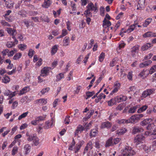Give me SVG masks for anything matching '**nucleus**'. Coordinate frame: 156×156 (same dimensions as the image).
Segmentation results:
<instances>
[{
    "mask_svg": "<svg viewBox=\"0 0 156 156\" xmlns=\"http://www.w3.org/2000/svg\"><path fill=\"white\" fill-rule=\"evenodd\" d=\"M148 75V71L147 70H143L141 71L139 75V76L142 78L147 77Z\"/></svg>",
    "mask_w": 156,
    "mask_h": 156,
    "instance_id": "obj_20",
    "label": "nucleus"
},
{
    "mask_svg": "<svg viewBox=\"0 0 156 156\" xmlns=\"http://www.w3.org/2000/svg\"><path fill=\"white\" fill-rule=\"evenodd\" d=\"M140 105H136L133 107L130 108L128 111L129 113H134L136 109L140 108Z\"/></svg>",
    "mask_w": 156,
    "mask_h": 156,
    "instance_id": "obj_32",
    "label": "nucleus"
},
{
    "mask_svg": "<svg viewBox=\"0 0 156 156\" xmlns=\"http://www.w3.org/2000/svg\"><path fill=\"white\" fill-rule=\"evenodd\" d=\"M47 102V99L45 98H41L37 99L35 101V104L40 105H45Z\"/></svg>",
    "mask_w": 156,
    "mask_h": 156,
    "instance_id": "obj_16",
    "label": "nucleus"
},
{
    "mask_svg": "<svg viewBox=\"0 0 156 156\" xmlns=\"http://www.w3.org/2000/svg\"><path fill=\"white\" fill-rule=\"evenodd\" d=\"M151 44L150 43H147L144 44L141 47V49L143 51H145L147 50L148 48L151 47Z\"/></svg>",
    "mask_w": 156,
    "mask_h": 156,
    "instance_id": "obj_39",
    "label": "nucleus"
},
{
    "mask_svg": "<svg viewBox=\"0 0 156 156\" xmlns=\"http://www.w3.org/2000/svg\"><path fill=\"white\" fill-rule=\"evenodd\" d=\"M19 15L23 17H25L26 16V12L24 10H21L18 12Z\"/></svg>",
    "mask_w": 156,
    "mask_h": 156,
    "instance_id": "obj_58",
    "label": "nucleus"
},
{
    "mask_svg": "<svg viewBox=\"0 0 156 156\" xmlns=\"http://www.w3.org/2000/svg\"><path fill=\"white\" fill-rule=\"evenodd\" d=\"M105 57V53L103 52L101 53L99 57V60L100 62L103 61Z\"/></svg>",
    "mask_w": 156,
    "mask_h": 156,
    "instance_id": "obj_51",
    "label": "nucleus"
},
{
    "mask_svg": "<svg viewBox=\"0 0 156 156\" xmlns=\"http://www.w3.org/2000/svg\"><path fill=\"white\" fill-rule=\"evenodd\" d=\"M94 93H95L94 91L87 92L86 93V96L87 97V98L91 97L94 94Z\"/></svg>",
    "mask_w": 156,
    "mask_h": 156,
    "instance_id": "obj_61",
    "label": "nucleus"
},
{
    "mask_svg": "<svg viewBox=\"0 0 156 156\" xmlns=\"http://www.w3.org/2000/svg\"><path fill=\"white\" fill-rule=\"evenodd\" d=\"M139 51V46L138 45H136L132 47L131 49V55L133 57H136L138 55Z\"/></svg>",
    "mask_w": 156,
    "mask_h": 156,
    "instance_id": "obj_6",
    "label": "nucleus"
},
{
    "mask_svg": "<svg viewBox=\"0 0 156 156\" xmlns=\"http://www.w3.org/2000/svg\"><path fill=\"white\" fill-rule=\"evenodd\" d=\"M111 25V22L108 20L106 19V18H105L103 21V27L105 28H106L107 27L110 26Z\"/></svg>",
    "mask_w": 156,
    "mask_h": 156,
    "instance_id": "obj_29",
    "label": "nucleus"
},
{
    "mask_svg": "<svg viewBox=\"0 0 156 156\" xmlns=\"http://www.w3.org/2000/svg\"><path fill=\"white\" fill-rule=\"evenodd\" d=\"M118 61V58H115L112 60L110 64V66L112 67L114 66L115 65H116V66L117 67L116 70L117 71H118L119 70V68H118L119 65L118 64L116 65L117 62Z\"/></svg>",
    "mask_w": 156,
    "mask_h": 156,
    "instance_id": "obj_24",
    "label": "nucleus"
},
{
    "mask_svg": "<svg viewBox=\"0 0 156 156\" xmlns=\"http://www.w3.org/2000/svg\"><path fill=\"white\" fill-rule=\"evenodd\" d=\"M64 74L62 73H60L58 74L56 76V81H58L64 78Z\"/></svg>",
    "mask_w": 156,
    "mask_h": 156,
    "instance_id": "obj_37",
    "label": "nucleus"
},
{
    "mask_svg": "<svg viewBox=\"0 0 156 156\" xmlns=\"http://www.w3.org/2000/svg\"><path fill=\"white\" fill-rule=\"evenodd\" d=\"M144 131V129L138 127H134L133 129V132L134 134L139 132H142Z\"/></svg>",
    "mask_w": 156,
    "mask_h": 156,
    "instance_id": "obj_30",
    "label": "nucleus"
},
{
    "mask_svg": "<svg viewBox=\"0 0 156 156\" xmlns=\"http://www.w3.org/2000/svg\"><path fill=\"white\" fill-rule=\"evenodd\" d=\"M152 20V18H148L143 23V26L144 27H146L151 22Z\"/></svg>",
    "mask_w": 156,
    "mask_h": 156,
    "instance_id": "obj_35",
    "label": "nucleus"
},
{
    "mask_svg": "<svg viewBox=\"0 0 156 156\" xmlns=\"http://www.w3.org/2000/svg\"><path fill=\"white\" fill-rule=\"evenodd\" d=\"M30 88L29 87H26L21 90L18 94L19 95H21L29 90Z\"/></svg>",
    "mask_w": 156,
    "mask_h": 156,
    "instance_id": "obj_34",
    "label": "nucleus"
},
{
    "mask_svg": "<svg viewBox=\"0 0 156 156\" xmlns=\"http://www.w3.org/2000/svg\"><path fill=\"white\" fill-rule=\"evenodd\" d=\"M26 135L27 136V140L28 141H33V144L34 146H37L39 143V139L36 136L32 134L28 135L27 133Z\"/></svg>",
    "mask_w": 156,
    "mask_h": 156,
    "instance_id": "obj_4",
    "label": "nucleus"
},
{
    "mask_svg": "<svg viewBox=\"0 0 156 156\" xmlns=\"http://www.w3.org/2000/svg\"><path fill=\"white\" fill-rule=\"evenodd\" d=\"M147 105H144L140 108L137 110V112L138 113H141L145 111L147 108Z\"/></svg>",
    "mask_w": 156,
    "mask_h": 156,
    "instance_id": "obj_44",
    "label": "nucleus"
},
{
    "mask_svg": "<svg viewBox=\"0 0 156 156\" xmlns=\"http://www.w3.org/2000/svg\"><path fill=\"white\" fill-rule=\"evenodd\" d=\"M154 91L155 90L154 89H147L143 92L141 97L142 98H145L153 94Z\"/></svg>",
    "mask_w": 156,
    "mask_h": 156,
    "instance_id": "obj_9",
    "label": "nucleus"
},
{
    "mask_svg": "<svg viewBox=\"0 0 156 156\" xmlns=\"http://www.w3.org/2000/svg\"><path fill=\"white\" fill-rule=\"evenodd\" d=\"M94 110H90L88 112L87 114V119H89L90 118L91 116L93 114L94 112Z\"/></svg>",
    "mask_w": 156,
    "mask_h": 156,
    "instance_id": "obj_62",
    "label": "nucleus"
},
{
    "mask_svg": "<svg viewBox=\"0 0 156 156\" xmlns=\"http://www.w3.org/2000/svg\"><path fill=\"white\" fill-rule=\"evenodd\" d=\"M71 23L69 21H68L66 23V25L67 26V30L70 31L71 30Z\"/></svg>",
    "mask_w": 156,
    "mask_h": 156,
    "instance_id": "obj_57",
    "label": "nucleus"
},
{
    "mask_svg": "<svg viewBox=\"0 0 156 156\" xmlns=\"http://www.w3.org/2000/svg\"><path fill=\"white\" fill-rule=\"evenodd\" d=\"M51 70V68L48 67H44L41 70V76H47Z\"/></svg>",
    "mask_w": 156,
    "mask_h": 156,
    "instance_id": "obj_15",
    "label": "nucleus"
},
{
    "mask_svg": "<svg viewBox=\"0 0 156 156\" xmlns=\"http://www.w3.org/2000/svg\"><path fill=\"white\" fill-rule=\"evenodd\" d=\"M53 13L55 17H58L61 13V9L58 10L57 12L53 11Z\"/></svg>",
    "mask_w": 156,
    "mask_h": 156,
    "instance_id": "obj_53",
    "label": "nucleus"
},
{
    "mask_svg": "<svg viewBox=\"0 0 156 156\" xmlns=\"http://www.w3.org/2000/svg\"><path fill=\"white\" fill-rule=\"evenodd\" d=\"M70 42L69 38L67 36L65 37L62 41L63 46H66L69 45Z\"/></svg>",
    "mask_w": 156,
    "mask_h": 156,
    "instance_id": "obj_26",
    "label": "nucleus"
},
{
    "mask_svg": "<svg viewBox=\"0 0 156 156\" xmlns=\"http://www.w3.org/2000/svg\"><path fill=\"white\" fill-rule=\"evenodd\" d=\"M98 133V130L97 129H92L90 133V136L91 137H95L96 136Z\"/></svg>",
    "mask_w": 156,
    "mask_h": 156,
    "instance_id": "obj_38",
    "label": "nucleus"
},
{
    "mask_svg": "<svg viewBox=\"0 0 156 156\" xmlns=\"http://www.w3.org/2000/svg\"><path fill=\"white\" fill-rule=\"evenodd\" d=\"M115 98L117 103L126 101L127 99L126 96L122 95L116 96Z\"/></svg>",
    "mask_w": 156,
    "mask_h": 156,
    "instance_id": "obj_13",
    "label": "nucleus"
},
{
    "mask_svg": "<svg viewBox=\"0 0 156 156\" xmlns=\"http://www.w3.org/2000/svg\"><path fill=\"white\" fill-rule=\"evenodd\" d=\"M143 116L144 115L142 114L134 115L132 116L129 119H122L120 120H118V123L120 124L130 122L134 123L139 121Z\"/></svg>",
    "mask_w": 156,
    "mask_h": 156,
    "instance_id": "obj_1",
    "label": "nucleus"
},
{
    "mask_svg": "<svg viewBox=\"0 0 156 156\" xmlns=\"http://www.w3.org/2000/svg\"><path fill=\"white\" fill-rule=\"evenodd\" d=\"M4 2L7 8H12L13 7L14 3L11 0H6Z\"/></svg>",
    "mask_w": 156,
    "mask_h": 156,
    "instance_id": "obj_23",
    "label": "nucleus"
},
{
    "mask_svg": "<svg viewBox=\"0 0 156 156\" xmlns=\"http://www.w3.org/2000/svg\"><path fill=\"white\" fill-rule=\"evenodd\" d=\"M126 131L127 129L126 128H122L118 129L117 131V134L119 135H121L126 133Z\"/></svg>",
    "mask_w": 156,
    "mask_h": 156,
    "instance_id": "obj_36",
    "label": "nucleus"
},
{
    "mask_svg": "<svg viewBox=\"0 0 156 156\" xmlns=\"http://www.w3.org/2000/svg\"><path fill=\"white\" fill-rule=\"evenodd\" d=\"M133 72L132 71H130L128 73V74L127 76V77L128 79L129 80H132V77H133Z\"/></svg>",
    "mask_w": 156,
    "mask_h": 156,
    "instance_id": "obj_59",
    "label": "nucleus"
},
{
    "mask_svg": "<svg viewBox=\"0 0 156 156\" xmlns=\"http://www.w3.org/2000/svg\"><path fill=\"white\" fill-rule=\"evenodd\" d=\"M83 58V56L81 55L79 56L77 58L76 63L77 64H79L81 62V61L82 60Z\"/></svg>",
    "mask_w": 156,
    "mask_h": 156,
    "instance_id": "obj_60",
    "label": "nucleus"
},
{
    "mask_svg": "<svg viewBox=\"0 0 156 156\" xmlns=\"http://www.w3.org/2000/svg\"><path fill=\"white\" fill-rule=\"evenodd\" d=\"M152 121L151 119H146L141 122L140 125L142 126H145Z\"/></svg>",
    "mask_w": 156,
    "mask_h": 156,
    "instance_id": "obj_33",
    "label": "nucleus"
},
{
    "mask_svg": "<svg viewBox=\"0 0 156 156\" xmlns=\"http://www.w3.org/2000/svg\"><path fill=\"white\" fill-rule=\"evenodd\" d=\"M145 136L143 134H139L136 136L134 139V143L136 145L144 143L145 140Z\"/></svg>",
    "mask_w": 156,
    "mask_h": 156,
    "instance_id": "obj_5",
    "label": "nucleus"
},
{
    "mask_svg": "<svg viewBox=\"0 0 156 156\" xmlns=\"http://www.w3.org/2000/svg\"><path fill=\"white\" fill-rule=\"evenodd\" d=\"M100 15L102 16H104L105 8L103 7H101L100 9Z\"/></svg>",
    "mask_w": 156,
    "mask_h": 156,
    "instance_id": "obj_64",
    "label": "nucleus"
},
{
    "mask_svg": "<svg viewBox=\"0 0 156 156\" xmlns=\"http://www.w3.org/2000/svg\"><path fill=\"white\" fill-rule=\"evenodd\" d=\"M34 53L35 51L33 50L30 49L29 51L28 55L30 58H31Z\"/></svg>",
    "mask_w": 156,
    "mask_h": 156,
    "instance_id": "obj_55",
    "label": "nucleus"
},
{
    "mask_svg": "<svg viewBox=\"0 0 156 156\" xmlns=\"http://www.w3.org/2000/svg\"><path fill=\"white\" fill-rule=\"evenodd\" d=\"M84 141H80L78 143L76 144L74 148V151L75 153H77L80 150L82 146L84 144Z\"/></svg>",
    "mask_w": 156,
    "mask_h": 156,
    "instance_id": "obj_18",
    "label": "nucleus"
},
{
    "mask_svg": "<svg viewBox=\"0 0 156 156\" xmlns=\"http://www.w3.org/2000/svg\"><path fill=\"white\" fill-rule=\"evenodd\" d=\"M156 71V65H154L152 66L150 69L149 71V73L152 74L154 72Z\"/></svg>",
    "mask_w": 156,
    "mask_h": 156,
    "instance_id": "obj_54",
    "label": "nucleus"
},
{
    "mask_svg": "<svg viewBox=\"0 0 156 156\" xmlns=\"http://www.w3.org/2000/svg\"><path fill=\"white\" fill-rule=\"evenodd\" d=\"M144 37H156V33L151 32H147L143 35Z\"/></svg>",
    "mask_w": 156,
    "mask_h": 156,
    "instance_id": "obj_22",
    "label": "nucleus"
},
{
    "mask_svg": "<svg viewBox=\"0 0 156 156\" xmlns=\"http://www.w3.org/2000/svg\"><path fill=\"white\" fill-rule=\"evenodd\" d=\"M111 125V124L109 122L106 121L101 123V128H108L110 127Z\"/></svg>",
    "mask_w": 156,
    "mask_h": 156,
    "instance_id": "obj_25",
    "label": "nucleus"
},
{
    "mask_svg": "<svg viewBox=\"0 0 156 156\" xmlns=\"http://www.w3.org/2000/svg\"><path fill=\"white\" fill-rule=\"evenodd\" d=\"M30 146L28 144H26L24 147V149L25 151V154H27L30 152Z\"/></svg>",
    "mask_w": 156,
    "mask_h": 156,
    "instance_id": "obj_43",
    "label": "nucleus"
},
{
    "mask_svg": "<svg viewBox=\"0 0 156 156\" xmlns=\"http://www.w3.org/2000/svg\"><path fill=\"white\" fill-rule=\"evenodd\" d=\"M87 9L85 10L84 14L87 16H91V12H96L98 10V7L96 3L94 4L92 2H90L88 4L87 6Z\"/></svg>",
    "mask_w": 156,
    "mask_h": 156,
    "instance_id": "obj_2",
    "label": "nucleus"
},
{
    "mask_svg": "<svg viewBox=\"0 0 156 156\" xmlns=\"http://www.w3.org/2000/svg\"><path fill=\"white\" fill-rule=\"evenodd\" d=\"M14 99L13 101V102H12V109L15 108L18 105V102L17 101H14Z\"/></svg>",
    "mask_w": 156,
    "mask_h": 156,
    "instance_id": "obj_56",
    "label": "nucleus"
},
{
    "mask_svg": "<svg viewBox=\"0 0 156 156\" xmlns=\"http://www.w3.org/2000/svg\"><path fill=\"white\" fill-rule=\"evenodd\" d=\"M6 30L9 34L12 36V37L13 39L16 38L15 36L17 32L15 29L8 27L6 28Z\"/></svg>",
    "mask_w": 156,
    "mask_h": 156,
    "instance_id": "obj_12",
    "label": "nucleus"
},
{
    "mask_svg": "<svg viewBox=\"0 0 156 156\" xmlns=\"http://www.w3.org/2000/svg\"><path fill=\"white\" fill-rule=\"evenodd\" d=\"M17 91L12 92L8 90H7L4 92V95L8 96V100H9V104H11L13 102V101L14 99V97L17 94Z\"/></svg>",
    "mask_w": 156,
    "mask_h": 156,
    "instance_id": "obj_3",
    "label": "nucleus"
},
{
    "mask_svg": "<svg viewBox=\"0 0 156 156\" xmlns=\"http://www.w3.org/2000/svg\"><path fill=\"white\" fill-rule=\"evenodd\" d=\"M82 87L81 86H77L75 90L74 91V93L75 94H78L81 89Z\"/></svg>",
    "mask_w": 156,
    "mask_h": 156,
    "instance_id": "obj_52",
    "label": "nucleus"
},
{
    "mask_svg": "<svg viewBox=\"0 0 156 156\" xmlns=\"http://www.w3.org/2000/svg\"><path fill=\"white\" fill-rule=\"evenodd\" d=\"M14 41L12 42V41H8L7 42L6 45L8 48H10L14 46L15 44H17L18 43V41L16 39V38L13 39Z\"/></svg>",
    "mask_w": 156,
    "mask_h": 156,
    "instance_id": "obj_19",
    "label": "nucleus"
},
{
    "mask_svg": "<svg viewBox=\"0 0 156 156\" xmlns=\"http://www.w3.org/2000/svg\"><path fill=\"white\" fill-rule=\"evenodd\" d=\"M29 113V112L27 111L23 113L20 115L18 117V119L19 120H21L22 119L24 118L27 116Z\"/></svg>",
    "mask_w": 156,
    "mask_h": 156,
    "instance_id": "obj_42",
    "label": "nucleus"
},
{
    "mask_svg": "<svg viewBox=\"0 0 156 156\" xmlns=\"http://www.w3.org/2000/svg\"><path fill=\"white\" fill-rule=\"evenodd\" d=\"M31 19L35 22H40L41 21H43V20L41 16L40 17H31Z\"/></svg>",
    "mask_w": 156,
    "mask_h": 156,
    "instance_id": "obj_41",
    "label": "nucleus"
},
{
    "mask_svg": "<svg viewBox=\"0 0 156 156\" xmlns=\"http://www.w3.org/2000/svg\"><path fill=\"white\" fill-rule=\"evenodd\" d=\"M10 81V78L7 76H5L2 79V81L4 83H6Z\"/></svg>",
    "mask_w": 156,
    "mask_h": 156,
    "instance_id": "obj_47",
    "label": "nucleus"
},
{
    "mask_svg": "<svg viewBox=\"0 0 156 156\" xmlns=\"http://www.w3.org/2000/svg\"><path fill=\"white\" fill-rule=\"evenodd\" d=\"M137 26L138 27H141V26L138 25L137 23H134L132 25L130 26L126 30H122L121 31V33H129L132 31Z\"/></svg>",
    "mask_w": 156,
    "mask_h": 156,
    "instance_id": "obj_7",
    "label": "nucleus"
},
{
    "mask_svg": "<svg viewBox=\"0 0 156 156\" xmlns=\"http://www.w3.org/2000/svg\"><path fill=\"white\" fill-rule=\"evenodd\" d=\"M154 125L153 123H150V124H149L148 125V126L147 127V130H148V131H147V132L149 131L151 133H154V131L155 132L156 130V129H154V130H152L153 131H152V130H151V129H153L154 127ZM146 132H147V131H146L145 132V133H144V135L145 136H148V135H146L145 134V133ZM148 135H149H149H152V137H153V136L154 137L155 136L154 135H153V134H152L151 135H151H150V134Z\"/></svg>",
    "mask_w": 156,
    "mask_h": 156,
    "instance_id": "obj_11",
    "label": "nucleus"
},
{
    "mask_svg": "<svg viewBox=\"0 0 156 156\" xmlns=\"http://www.w3.org/2000/svg\"><path fill=\"white\" fill-rule=\"evenodd\" d=\"M93 147L92 142L91 141H89L87 143L85 147L84 148L83 154L87 153L88 150L90 149H91Z\"/></svg>",
    "mask_w": 156,
    "mask_h": 156,
    "instance_id": "obj_17",
    "label": "nucleus"
},
{
    "mask_svg": "<svg viewBox=\"0 0 156 156\" xmlns=\"http://www.w3.org/2000/svg\"><path fill=\"white\" fill-rule=\"evenodd\" d=\"M50 90V88L49 87H47L43 88L41 91L42 94H44L46 93H48Z\"/></svg>",
    "mask_w": 156,
    "mask_h": 156,
    "instance_id": "obj_50",
    "label": "nucleus"
},
{
    "mask_svg": "<svg viewBox=\"0 0 156 156\" xmlns=\"http://www.w3.org/2000/svg\"><path fill=\"white\" fill-rule=\"evenodd\" d=\"M113 138L110 137L106 141L105 146L106 147H108L113 145L114 144L112 143Z\"/></svg>",
    "mask_w": 156,
    "mask_h": 156,
    "instance_id": "obj_27",
    "label": "nucleus"
},
{
    "mask_svg": "<svg viewBox=\"0 0 156 156\" xmlns=\"http://www.w3.org/2000/svg\"><path fill=\"white\" fill-rule=\"evenodd\" d=\"M55 122L54 119L52 118L50 120L47 121L45 122L43 128L45 129L50 128L54 124Z\"/></svg>",
    "mask_w": 156,
    "mask_h": 156,
    "instance_id": "obj_8",
    "label": "nucleus"
},
{
    "mask_svg": "<svg viewBox=\"0 0 156 156\" xmlns=\"http://www.w3.org/2000/svg\"><path fill=\"white\" fill-rule=\"evenodd\" d=\"M105 97V95L102 93H101L97 97V98H98L99 100H100L102 99H104Z\"/></svg>",
    "mask_w": 156,
    "mask_h": 156,
    "instance_id": "obj_63",
    "label": "nucleus"
},
{
    "mask_svg": "<svg viewBox=\"0 0 156 156\" xmlns=\"http://www.w3.org/2000/svg\"><path fill=\"white\" fill-rule=\"evenodd\" d=\"M22 54L21 53H16L13 57V59L14 60H18L21 58Z\"/></svg>",
    "mask_w": 156,
    "mask_h": 156,
    "instance_id": "obj_45",
    "label": "nucleus"
},
{
    "mask_svg": "<svg viewBox=\"0 0 156 156\" xmlns=\"http://www.w3.org/2000/svg\"><path fill=\"white\" fill-rule=\"evenodd\" d=\"M18 148V147L17 146H15L13 147L12 151V155H14L17 153Z\"/></svg>",
    "mask_w": 156,
    "mask_h": 156,
    "instance_id": "obj_48",
    "label": "nucleus"
},
{
    "mask_svg": "<svg viewBox=\"0 0 156 156\" xmlns=\"http://www.w3.org/2000/svg\"><path fill=\"white\" fill-rule=\"evenodd\" d=\"M58 46L55 45L51 47V55H53L55 54L58 50Z\"/></svg>",
    "mask_w": 156,
    "mask_h": 156,
    "instance_id": "obj_31",
    "label": "nucleus"
},
{
    "mask_svg": "<svg viewBox=\"0 0 156 156\" xmlns=\"http://www.w3.org/2000/svg\"><path fill=\"white\" fill-rule=\"evenodd\" d=\"M52 3L51 0H44V2L42 5V7L45 8H48Z\"/></svg>",
    "mask_w": 156,
    "mask_h": 156,
    "instance_id": "obj_21",
    "label": "nucleus"
},
{
    "mask_svg": "<svg viewBox=\"0 0 156 156\" xmlns=\"http://www.w3.org/2000/svg\"><path fill=\"white\" fill-rule=\"evenodd\" d=\"M18 48L21 51H23L27 48L26 44H20L18 45Z\"/></svg>",
    "mask_w": 156,
    "mask_h": 156,
    "instance_id": "obj_49",
    "label": "nucleus"
},
{
    "mask_svg": "<svg viewBox=\"0 0 156 156\" xmlns=\"http://www.w3.org/2000/svg\"><path fill=\"white\" fill-rule=\"evenodd\" d=\"M108 105L110 106H111L114 105L116 104L117 103L115 97L108 101Z\"/></svg>",
    "mask_w": 156,
    "mask_h": 156,
    "instance_id": "obj_40",
    "label": "nucleus"
},
{
    "mask_svg": "<svg viewBox=\"0 0 156 156\" xmlns=\"http://www.w3.org/2000/svg\"><path fill=\"white\" fill-rule=\"evenodd\" d=\"M75 144V142L74 139L73 140L72 142L69 145L68 148L69 150L72 151L74 150V147Z\"/></svg>",
    "mask_w": 156,
    "mask_h": 156,
    "instance_id": "obj_46",
    "label": "nucleus"
},
{
    "mask_svg": "<svg viewBox=\"0 0 156 156\" xmlns=\"http://www.w3.org/2000/svg\"><path fill=\"white\" fill-rule=\"evenodd\" d=\"M120 84L118 82H115L114 83L113 88L110 94L112 95L114 93H117L120 88Z\"/></svg>",
    "mask_w": 156,
    "mask_h": 156,
    "instance_id": "obj_10",
    "label": "nucleus"
},
{
    "mask_svg": "<svg viewBox=\"0 0 156 156\" xmlns=\"http://www.w3.org/2000/svg\"><path fill=\"white\" fill-rule=\"evenodd\" d=\"M147 4L146 0H139L138 6H139V7L137 8V9H143Z\"/></svg>",
    "mask_w": 156,
    "mask_h": 156,
    "instance_id": "obj_14",
    "label": "nucleus"
},
{
    "mask_svg": "<svg viewBox=\"0 0 156 156\" xmlns=\"http://www.w3.org/2000/svg\"><path fill=\"white\" fill-rule=\"evenodd\" d=\"M12 11L11 10H7L6 13L5 14L4 16L5 17L6 20L8 21L9 22H12L13 20V19L12 18L11 19H9L8 17V16L11 13Z\"/></svg>",
    "mask_w": 156,
    "mask_h": 156,
    "instance_id": "obj_28",
    "label": "nucleus"
}]
</instances>
